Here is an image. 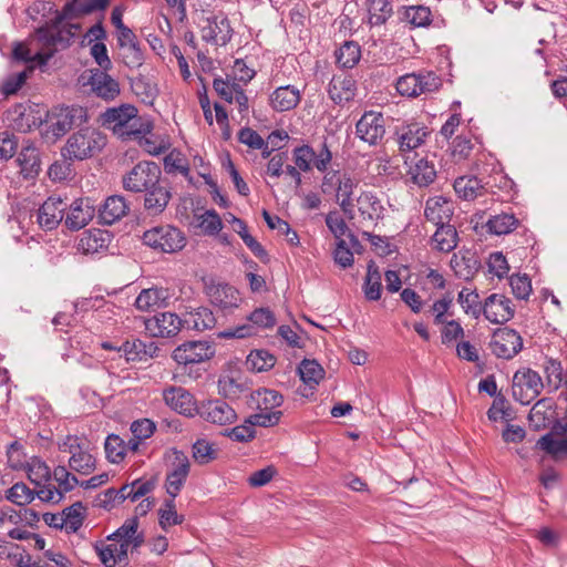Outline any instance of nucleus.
<instances>
[{"mask_svg": "<svg viewBox=\"0 0 567 567\" xmlns=\"http://www.w3.org/2000/svg\"><path fill=\"white\" fill-rule=\"evenodd\" d=\"M101 123L122 140L142 138L153 128L152 123L138 116L137 109L131 104L107 109L101 114Z\"/></svg>", "mask_w": 567, "mask_h": 567, "instance_id": "nucleus-1", "label": "nucleus"}, {"mask_svg": "<svg viewBox=\"0 0 567 567\" xmlns=\"http://www.w3.org/2000/svg\"><path fill=\"white\" fill-rule=\"evenodd\" d=\"M71 37H73V33L70 30L64 35V32L56 27L39 28L34 39L31 41V45H37V52L32 54L31 48L23 43H17L13 48V56L19 61L43 66L53 56L56 45L64 43V47H66Z\"/></svg>", "mask_w": 567, "mask_h": 567, "instance_id": "nucleus-2", "label": "nucleus"}, {"mask_svg": "<svg viewBox=\"0 0 567 567\" xmlns=\"http://www.w3.org/2000/svg\"><path fill=\"white\" fill-rule=\"evenodd\" d=\"M87 120V110L83 106H54L48 111L44 121L41 122V136L48 144H53L72 128L86 123Z\"/></svg>", "mask_w": 567, "mask_h": 567, "instance_id": "nucleus-3", "label": "nucleus"}, {"mask_svg": "<svg viewBox=\"0 0 567 567\" xmlns=\"http://www.w3.org/2000/svg\"><path fill=\"white\" fill-rule=\"evenodd\" d=\"M107 137L99 128L85 126L73 132L61 150V155L70 162L84 161L99 155L106 146Z\"/></svg>", "mask_w": 567, "mask_h": 567, "instance_id": "nucleus-4", "label": "nucleus"}, {"mask_svg": "<svg viewBox=\"0 0 567 567\" xmlns=\"http://www.w3.org/2000/svg\"><path fill=\"white\" fill-rule=\"evenodd\" d=\"M60 451L70 454V470L81 475H90L95 471L96 460L91 453V444L86 437L68 435L60 444Z\"/></svg>", "mask_w": 567, "mask_h": 567, "instance_id": "nucleus-5", "label": "nucleus"}, {"mask_svg": "<svg viewBox=\"0 0 567 567\" xmlns=\"http://www.w3.org/2000/svg\"><path fill=\"white\" fill-rule=\"evenodd\" d=\"M142 239L146 246L167 254L179 251L186 246L184 233L171 225L153 227L143 234Z\"/></svg>", "mask_w": 567, "mask_h": 567, "instance_id": "nucleus-6", "label": "nucleus"}, {"mask_svg": "<svg viewBox=\"0 0 567 567\" xmlns=\"http://www.w3.org/2000/svg\"><path fill=\"white\" fill-rule=\"evenodd\" d=\"M162 178L161 167L150 161L138 162L122 177L123 188L131 193H142L153 187Z\"/></svg>", "mask_w": 567, "mask_h": 567, "instance_id": "nucleus-7", "label": "nucleus"}, {"mask_svg": "<svg viewBox=\"0 0 567 567\" xmlns=\"http://www.w3.org/2000/svg\"><path fill=\"white\" fill-rule=\"evenodd\" d=\"M544 388L542 377L530 368L517 370L513 377V395L522 404H529Z\"/></svg>", "mask_w": 567, "mask_h": 567, "instance_id": "nucleus-8", "label": "nucleus"}, {"mask_svg": "<svg viewBox=\"0 0 567 567\" xmlns=\"http://www.w3.org/2000/svg\"><path fill=\"white\" fill-rule=\"evenodd\" d=\"M248 320L250 323L241 324L235 329H229L220 333L224 338H246L256 333L255 328H272L276 322V316L269 308H257L249 316Z\"/></svg>", "mask_w": 567, "mask_h": 567, "instance_id": "nucleus-9", "label": "nucleus"}, {"mask_svg": "<svg viewBox=\"0 0 567 567\" xmlns=\"http://www.w3.org/2000/svg\"><path fill=\"white\" fill-rule=\"evenodd\" d=\"M489 348L497 358L509 360L522 350L523 339L513 329L499 328L493 333Z\"/></svg>", "mask_w": 567, "mask_h": 567, "instance_id": "nucleus-10", "label": "nucleus"}, {"mask_svg": "<svg viewBox=\"0 0 567 567\" xmlns=\"http://www.w3.org/2000/svg\"><path fill=\"white\" fill-rule=\"evenodd\" d=\"M173 455L174 460L165 478V488L167 494L175 498L188 477L190 462L188 456L182 451L174 450Z\"/></svg>", "mask_w": 567, "mask_h": 567, "instance_id": "nucleus-11", "label": "nucleus"}, {"mask_svg": "<svg viewBox=\"0 0 567 567\" xmlns=\"http://www.w3.org/2000/svg\"><path fill=\"white\" fill-rule=\"evenodd\" d=\"M355 134L369 145L379 144L385 134V121L381 113L365 112L357 122Z\"/></svg>", "mask_w": 567, "mask_h": 567, "instance_id": "nucleus-12", "label": "nucleus"}, {"mask_svg": "<svg viewBox=\"0 0 567 567\" xmlns=\"http://www.w3.org/2000/svg\"><path fill=\"white\" fill-rule=\"evenodd\" d=\"M215 354V348L207 341H188L173 351V359L178 364L200 363Z\"/></svg>", "mask_w": 567, "mask_h": 567, "instance_id": "nucleus-13", "label": "nucleus"}, {"mask_svg": "<svg viewBox=\"0 0 567 567\" xmlns=\"http://www.w3.org/2000/svg\"><path fill=\"white\" fill-rule=\"evenodd\" d=\"M144 323L150 334L157 338L174 337L185 327L184 318H179L174 312L157 313L146 319Z\"/></svg>", "mask_w": 567, "mask_h": 567, "instance_id": "nucleus-14", "label": "nucleus"}, {"mask_svg": "<svg viewBox=\"0 0 567 567\" xmlns=\"http://www.w3.org/2000/svg\"><path fill=\"white\" fill-rule=\"evenodd\" d=\"M206 24L202 27V39L207 43L216 45L227 44L233 35V29L228 18L224 14L209 16L205 19Z\"/></svg>", "mask_w": 567, "mask_h": 567, "instance_id": "nucleus-15", "label": "nucleus"}, {"mask_svg": "<svg viewBox=\"0 0 567 567\" xmlns=\"http://www.w3.org/2000/svg\"><path fill=\"white\" fill-rule=\"evenodd\" d=\"M197 414L205 421L218 425L231 424L237 419L236 411L223 400L202 402Z\"/></svg>", "mask_w": 567, "mask_h": 567, "instance_id": "nucleus-16", "label": "nucleus"}, {"mask_svg": "<svg viewBox=\"0 0 567 567\" xmlns=\"http://www.w3.org/2000/svg\"><path fill=\"white\" fill-rule=\"evenodd\" d=\"M206 293L212 305L223 311L233 310L239 306L241 300L239 291L226 282L212 281L206 287Z\"/></svg>", "mask_w": 567, "mask_h": 567, "instance_id": "nucleus-17", "label": "nucleus"}, {"mask_svg": "<svg viewBox=\"0 0 567 567\" xmlns=\"http://www.w3.org/2000/svg\"><path fill=\"white\" fill-rule=\"evenodd\" d=\"M144 209L151 216L161 215L172 199V192L168 184L162 178L153 187L144 192Z\"/></svg>", "mask_w": 567, "mask_h": 567, "instance_id": "nucleus-18", "label": "nucleus"}, {"mask_svg": "<svg viewBox=\"0 0 567 567\" xmlns=\"http://www.w3.org/2000/svg\"><path fill=\"white\" fill-rule=\"evenodd\" d=\"M482 313L492 323H504L514 317V309L507 297L493 293L486 298Z\"/></svg>", "mask_w": 567, "mask_h": 567, "instance_id": "nucleus-19", "label": "nucleus"}, {"mask_svg": "<svg viewBox=\"0 0 567 567\" xmlns=\"http://www.w3.org/2000/svg\"><path fill=\"white\" fill-rule=\"evenodd\" d=\"M68 203L61 197H49L38 210V223L41 228L52 230L63 220Z\"/></svg>", "mask_w": 567, "mask_h": 567, "instance_id": "nucleus-20", "label": "nucleus"}, {"mask_svg": "<svg viewBox=\"0 0 567 567\" xmlns=\"http://www.w3.org/2000/svg\"><path fill=\"white\" fill-rule=\"evenodd\" d=\"M165 403L179 414L193 416L198 413L194 396L182 386H171L163 391Z\"/></svg>", "mask_w": 567, "mask_h": 567, "instance_id": "nucleus-21", "label": "nucleus"}, {"mask_svg": "<svg viewBox=\"0 0 567 567\" xmlns=\"http://www.w3.org/2000/svg\"><path fill=\"white\" fill-rule=\"evenodd\" d=\"M64 223L71 230H79L85 227L94 217L95 209L87 198L75 199L72 204H68Z\"/></svg>", "mask_w": 567, "mask_h": 567, "instance_id": "nucleus-22", "label": "nucleus"}, {"mask_svg": "<svg viewBox=\"0 0 567 567\" xmlns=\"http://www.w3.org/2000/svg\"><path fill=\"white\" fill-rule=\"evenodd\" d=\"M424 216L435 226L450 225L453 216V204L442 196L431 197L426 200Z\"/></svg>", "mask_w": 567, "mask_h": 567, "instance_id": "nucleus-23", "label": "nucleus"}, {"mask_svg": "<svg viewBox=\"0 0 567 567\" xmlns=\"http://www.w3.org/2000/svg\"><path fill=\"white\" fill-rule=\"evenodd\" d=\"M89 84L91 90L105 101H112L120 94L118 82L104 70L92 71Z\"/></svg>", "mask_w": 567, "mask_h": 567, "instance_id": "nucleus-24", "label": "nucleus"}, {"mask_svg": "<svg viewBox=\"0 0 567 567\" xmlns=\"http://www.w3.org/2000/svg\"><path fill=\"white\" fill-rule=\"evenodd\" d=\"M451 267L458 278L470 280L477 272L480 262L475 252L470 249H465L460 250L452 256Z\"/></svg>", "mask_w": 567, "mask_h": 567, "instance_id": "nucleus-25", "label": "nucleus"}, {"mask_svg": "<svg viewBox=\"0 0 567 567\" xmlns=\"http://www.w3.org/2000/svg\"><path fill=\"white\" fill-rule=\"evenodd\" d=\"M130 210L125 198L121 195L109 196L99 209V217L105 225H112L123 218Z\"/></svg>", "mask_w": 567, "mask_h": 567, "instance_id": "nucleus-26", "label": "nucleus"}, {"mask_svg": "<svg viewBox=\"0 0 567 567\" xmlns=\"http://www.w3.org/2000/svg\"><path fill=\"white\" fill-rule=\"evenodd\" d=\"M171 299L167 288L143 289L135 300V306L141 311H150L155 308L165 307Z\"/></svg>", "mask_w": 567, "mask_h": 567, "instance_id": "nucleus-27", "label": "nucleus"}, {"mask_svg": "<svg viewBox=\"0 0 567 567\" xmlns=\"http://www.w3.org/2000/svg\"><path fill=\"white\" fill-rule=\"evenodd\" d=\"M329 96L338 104L349 102L355 94V82L349 75H334L328 89Z\"/></svg>", "mask_w": 567, "mask_h": 567, "instance_id": "nucleus-28", "label": "nucleus"}, {"mask_svg": "<svg viewBox=\"0 0 567 567\" xmlns=\"http://www.w3.org/2000/svg\"><path fill=\"white\" fill-rule=\"evenodd\" d=\"M300 102V92L292 85L276 89L270 95V105L277 112L295 109Z\"/></svg>", "mask_w": 567, "mask_h": 567, "instance_id": "nucleus-29", "label": "nucleus"}, {"mask_svg": "<svg viewBox=\"0 0 567 567\" xmlns=\"http://www.w3.org/2000/svg\"><path fill=\"white\" fill-rule=\"evenodd\" d=\"M358 210L362 220L374 223L382 218L383 206L380 199L371 192H362L357 198Z\"/></svg>", "mask_w": 567, "mask_h": 567, "instance_id": "nucleus-30", "label": "nucleus"}, {"mask_svg": "<svg viewBox=\"0 0 567 567\" xmlns=\"http://www.w3.org/2000/svg\"><path fill=\"white\" fill-rule=\"evenodd\" d=\"M359 182L355 177L348 173H342L338 179V186L336 188V197L339 202V206L343 213L350 214L353 210V190L357 188Z\"/></svg>", "mask_w": 567, "mask_h": 567, "instance_id": "nucleus-31", "label": "nucleus"}, {"mask_svg": "<svg viewBox=\"0 0 567 567\" xmlns=\"http://www.w3.org/2000/svg\"><path fill=\"white\" fill-rule=\"evenodd\" d=\"M111 241L109 231L102 229H92L84 233L80 239V248L84 254H96L105 250Z\"/></svg>", "mask_w": 567, "mask_h": 567, "instance_id": "nucleus-32", "label": "nucleus"}, {"mask_svg": "<svg viewBox=\"0 0 567 567\" xmlns=\"http://www.w3.org/2000/svg\"><path fill=\"white\" fill-rule=\"evenodd\" d=\"M184 323L186 329L204 331L214 328L216 319L210 309L199 307L186 313Z\"/></svg>", "mask_w": 567, "mask_h": 567, "instance_id": "nucleus-33", "label": "nucleus"}, {"mask_svg": "<svg viewBox=\"0 0 567 567\" xmlns=\"http://www.w3.org/2000/svg\"><path fill=\"white\" fill-rule=\"evenodd\" d=\"M454 190L464 200H473L485 194V187L475 176H461L454 182Z\"/></svg>", "mask_w": 567, "mask_h": 567, "instance_id": "nucleus-34", "label": "nucleus"}, {"mask_svg": "<svg viewBox=\"0 0 567 567\" xmlns=\"http://www.w3.org/2000/svg\"><path fill=\"white\" fill-rule=\"evenodd\" d=\"M137 529L138 519L136 517H130L121 527L107 536V540H130L133 543V548H140L144 543V535Z\"/></svg>", "mask_w": 567, "mask_h": 567, "instance_id": "nucleus-35", "label": "nucleus"}, {"mask_svg": "<svg viewBox=\"0 0 567 567\" xmlns=\"http://www.w3.org/2000/svg\"><path fill=\"white\" fill-rule=\"evenodd\" d=\"M408 174L411 181L419 187H426L436 178V171L433 163L423 158L411 166Z\"/></svg>", "mask_w": 567, "mask_h": 567, "instance_id": "nucleus-36", "label": "nucleus"}, {"mask_svg": "<svg viewBox=\"0 0 567 567\" xmlns=\"http://www.w3.org/2000/svg\"><path fill=\"white\" fill-rule=\"evenodd\" d=\"M251 402L255 404L257 411H278L284 402V396L269 389H259L251 394Z\"/></svg>", "mask_w": 567, "mask_h": 567, "instance_id": "nucleus-37", "label": "nucleus"}, {"mask_svg": "<svg viewBox=\"0 0 567 567\" xmlns=\"http://www.w3.org/2000/svg\"><path fill=\"white\" fill-rule=\"evenodd\" d=\"M17 162L25 177H33L40 172L39 151L34 146L23 147L18 155Z\"/></svg>", "mask_w": 567, "mask_h": 567, "instance_id": "nucleus-38", "label": "nucleus"}, {"mask_svg": "<svg viewBox=\"0 0 567 567\" xmlns=\"http://www.w3.org/2000/svg\"><path fill=\"white\" fill-rule=\"evenodd\" d=\"M432 240L435 249L450 252L457 246L458 235L453 225L437 226Z\"/></svg>", "mask_w": 567, "mask_h": 567, "instance_id": "nucleus-39", "label": "nucleus"}, {"mask_svg": "<svg viewBox=\"0 0 567 567\" xmlns=\"http://www.w3.org/2000/svg\"><path fill=\"white\" fill-rule=\"evenodd\" d=\"M427 136L425 127L417 125H409L399 137V146L401 152H410L421 146Z\"/></svg>", "mask_w": 567, "mask_h": 567, "instance_id": "nucleus-40", "label": "nucleus"}, {"mask_svg": "<svg viewBox=\"0 0 567 567\" xmlns=\"http://www.w3.org/2000/svg\"><path fill=\"white\" fill-rule=\"evenodd\" d=\"M164 168L168 174L179 173L189 182L193 181L188 159L177 150H173L164 157Z\"/></svg>", "mask_w": 567, "mask_h": 567, "instance_id": "nucleus-41", "label": "nucleus"}, {"mask_svg": "<svg viewBox=\"0 0 567 567\" xmlns=\"http://www.w3.org/2000/svg\"><path fill=\"white\" fill-rule=\"evenodd\" d=\"M361 58V48L354 41H346L337 51V63L346 69H352Z\"/></svg>", "mask_w": 567, "mask_h": 567, "instance_id": "nucleus-42", "label": "nucleus"}, {"mask_svg": "<svg viewBox=\"0 0 567 567\" xmlns=\"http://www.w3.org/2000/svg\"><path fill=\"white\" fill-rule=\"evenodd\" d=\"M536 446L555 460L567 456V437L555 439L553 433H547L537 441Z\"/></svg>", "mask_w": 567, "mask_h": 567, "instance_id": "nucleus-43", "label": "nucleus"}, {"mask_svg": "<svg viewBox=\"0 0 567 567\" xmlns=\"http://www.w3.org/2000/svg\"><path fill=\"white\" fill-rule=\"evenodd\" d=\"M363 291L368 300L377 301L381 298V274L373 261L368 265Z\"/></svg>", "mask_w": 567, "mask_h": 567, "instance_id": "nucleus-44", "label": "nucleus"}, {"mask_svg": "<svg viewBox=\"0 0 567 567\" xmlns=\"http://www.w3.org/2000/svg\"><path fill=\"white\" fill-rule=\"evenodd\" d=\"M401 19L415 28L426 27L432 21L431 11L424 6H411L403 8Z\"/></svg>", "mask_w": 567, "mask_h": 567, "instance_id": "nucleus-45", "label": "nucleus"}, {"mask_svg": "<svg viewBox=\"0 0 567 567\" xmlns=\"http://www.w3.org/2000/svg\"><path fill=\"white\" fill-rule=\"evenodd\" d=\"M368 11L370 24L381 25L392 16V4L388 0H368Z\"/></svg>", "mask_w": 567, "mask_h": 567, "instance_id": "nucleus-46", "label": "nucleus"}, {"mask_svg": "<svg viewBox=\"0 0 567 567\" xmlns=\"http://www.w3.org/2000/svg\"><path fill=\"white\" fill-rule=\"evenodd\" d=\"M131 493L132 488L128 486V484H124L118 489L107 488L101 494L99 498L100 506L110 511L126 499L131 501Z\"/></svg>", "mask_w": 567, "mask_h": 567, "instance_id": "nucleus-47", "label": "nucleus"}, {"mask_svg": "<svg viewBox=\"0 0 567 567\" xmlns=\"http://www.w3.org/2000/svg\"><path fill=\"white\" fill-rule=\"evenodd\" d=\"M518 225L517 218L513 214H498L492 216L486 226L489 233L495 235H505L513 231Z\"/></svg>", "mask_w": 567, "mask_h": 567, "instance_id": "nucleus-48", "label": "nucleus"}, {"mask_svg": "<svg viewBox=\"0 0 567 567\" xmlns=\"http://www.w3.org/2000/svg\"><path fill=\"white\" fill-rule=\"evenodd\" d=\"M298 371L301 380L311 388L317 385L324 375V370L315 360L305 359L300 363Z\"/></svg>", "mask_w": 567, "mask_h": 567, "instance_id": "nucleus-49", "label": "nucleus"}, {"mask_svg": "<svg viewBox=\"0 0 567 567\" xmlns=\"http://www.w3.org/2000/svg\"><path fill=\"white\" fill-rule=\"evenodd\" d=\"M275 363V355L267 350H252L246 360V364L257 372L268 371Z\"/></svg>", "mask_w": 567, "mask_h": 567, "instance_id": "nucleus-50", "label": "nucleus"}, {"mask_svg": "<svg viewBox=\"0 0 567 567\" xmlns=\"http://www.w3.org/2000/svg\"><path fill=\"white\" fill-rule=\"evenodd\" d=\"M158 516L159 526L165 530L184 522V516L177 514L175 509V498L173 497L164 502L163 506L158 509Z\"/></svg>", "mask_w": 567, "mask_h": 567, "instance_id": "nucleus-51", "label": "nucleus"}, {"mask_svg": "<svg viewBox=\"0 0 567 567\" xmlns=\"http://www.w3.org/2000/svg\"><path fill=\"white\" fill-rule=\"evenodd\" d=\"M197 219L198 227L202 228L205 235H218L223 228V221L214 209L206 210L204 214L199 215Z\"/></svg>", "mask_w": 567, "mask_h": 567, "instance_id": "nucleus-52", "label": "nucleus"}, {"mask_svg": "<svg viewBox=\"0 0 567 567\" xmlns=\"http://www.w3.org/2000/svg\"><path fill=\"white\" fill-rule=\"evenodd\" d=\"M218 391L225 398L236 399L243 393L244 384L240 382L239 378L225 374L218 380Z\"/></svg>", "mask_w": 567, "mask_h": 567, "instance_id": "nucleus-53", "label": "nucleus"}, {"mask_svg": "<svg viewBox=\"0 0 567 567\" xmlns=\"http://www.w3.org/2000/svg\"><path fill=\"white\" fill-rule=\"evenodd\" d=\"M457 301L462 306L463 310L467 315H472L474 318H478L483 312V307L480 302V296L475 291L463 289L460 291Z\"/></svg>", "mask_w": 567, "mask_h": 567, "instance_id": "nucleus-54", "label": "nucleus"}, {"mask_svg": "<svg viewBox=\"0 0 567 567\" xmlns=\"http://www.w3.org/2000/svg\"><path fill=\"white\" fill-rule=\"evenodd\" d=\"M6 497L18 506H24L34 499V493L24 483L19 482L7 491Z\"/></svg>", "mask_w": 567, "mask_h": 567, "instance_id": "nucleus-55", "label": "nucleus"}, {"mask_svg": "<svg viewBox=\"0 0 567 567\" xmlns=\"http://www.w3.org/2000/svg\"><path fill=\"white\" fill-rule=\"evenodd\" d=\"M104 449L107 460L112 463H120L125 456V443L116 434L106 437Z\"/></svg>", "mask_w": 567, "mask_h": 567, "instance_id": "nucleus-56", "label": "nucleus"}, {"mask_svg": "<svg viewBox=\"0 0 567 567\" xmlns=\"http://www.w3.org/2000/svg\"><path fill=\"white\" fill-rule=\"evenodd\" d=\"M544 371L549 386H553L554 390L563 386L564 368L560 361L548 358L545 361Z\"/></svg>", "mask_w": 567, "mask_h": 567, "instance_id": "nucleus-57", "label": "nucleus"}, {"mask_svg": "<svg viewBox=\"0 0 567 567\" xmlns=\"http://www.w3.org/2000/svg\"><path fill=\"white\" fill-rule=\"evenodd\" d=\"M83 511L82 503L78 502L73 505L63 509L62 515L65 519V528L70 532H76L83 524Z\"/></svg>", "mask_w": 567, "mask_h": 567, "instance_id": "nucleus-58", "label": "nucleus"}, {"mask_svg": "<svg viewBox=\"0 0 567 567\" xmlns=\"http://www.w3.org/2000/svg\"><path fill=\"white\" fill-rule=\"evenodd\" d=\"M224 435L238 443H248L256 437V430L252 424L248 423L247 417L243 424L226 430Z\"/></svg>", "mask_w": 567, "mask_h": 567, "instance_id": "nucleus-59", "label": "nucleus"}, {"mask_svg": "<svg viewBox=\"0 0 567 567\" xmlns=\"http://www.w3.org/2000/svg\"><path fill=\"white\" fill-rule=\"evenodd\" d=\"M28 477L37 485H40L41 482H48L51 477L50 467L42 460L34 457L28 466Z\"/></svg>", "mask_w": 567, "mask_h": 567, "instance_id": "nucleus-60", "label": "nucleus"}, {"mask_svg": "<svg viewBox=\"0 0 567 567\" xmlns=\"http://www.w3.org/2000/svg\"><path fill=\"white\" fill-rule=\"evenodd\" d=\"M217 454L213 444L206 440H197L193 444V457L200 465L208 464L216 458Z\"/></svg>", "mask_w": 567, "mask_h": 567, "instance_id": "nucleus-61", "label": "nucleus"}, {"mask_svg": "<svg viewBox=\"0 0 567 567\" xmlns=\"http://www.w3.org/2000/svg\"><path fill=\"white\" fill-rule=\"evenodd\" d=\"M417 78V96L421 94L432 93L437 91L441 85V79L434 72H422L416 74Z\"/></svg>", "mask_w": 567, "mask_h": 567, "instance_id": "nucleus-62", "label": "nucleus"}, {"mask_svg": "<svg viewBox=\"0 0 567 567\" xmlns=\"http://www.w3.org/2000/svg\"><path fill=\"white\" fill-rule=\"evenodd\" d=\"M292 158L295 165L301 172H309L312 167V161L315 159V151L309 145L296 147L292 152Z\"/></svg>", "mask_w": 567, "mask_h": 567, "instance_id": "nucleus-63", "label": "nucleus"}, {"mask_svg": "<svg viewBox=\"0 0 567 567\" xmlns=\"http://www.w3.org/2000/svg\"><path fill=\"white\" fill-rule=\"evenodd\" d=\"M95 553L97 554L101 563L105 567H115L116 564L121 563L116 555V547L112 544H105L104 542H96L94 544Z\"/></svg>", "mask_w": 567, "mask_h": 567, "instance_id": "nucleus-64", "label": "nucleus"}]
</instances>
